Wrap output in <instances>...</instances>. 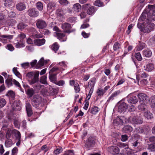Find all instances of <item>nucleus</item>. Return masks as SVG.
<instances>
[{"mask_svg": "<svg viewBox=\"0 0 155 155\" xmlns=\"http://www.w3.org/2000/svg\"><path fill=\"white\" fill-rule=\"evenodd\" d=\"M37 8L40 11H41L43 9V4L41 2H38L36 4Z\"/></svg>", "mask_w": 155, "mask_h": 155, "instance_id": "nucleus-34", "label": "nucleus"}, {"mask_svg": "<svg viewBox=\"0 0 155 155\" xmlns=\"http://www.w3.org/2000/svg\"><path fill=\"white\" fill-rule=\"evenodd\" d=\"M135 56L136 58L138 61H141L142 60V58L140 52L136 53L135 54Z\"/></svg>", "mask_w": 155, "mask_h": 155, "instance_id": "nucleus-56", "label": "nucleus"}, {"mask_svg": "<svg viewBox=\"0 0 155 155\" xmlns=\"http://www.w3.org/2000/svg\"><path fill=\"white\" fill-rule=\"evenodd\" d=\"M95 140L96 139L94 137H89L86 141L85 147L89 150L93 147L95 144Z\"/></svg>", "mask_w": 155, "mask_h": 155, "instance_id": "nucleus-6", "label": "nucleus"}, {"mask_svg": "<svg viewBox=\"0 0 155 155\" xmlns=\"http://www.w3.org/2000/svg\"><path fill=\"white\" fill-rule=\"evenodd\" d=\"M145 11L146 9L143 12L141 16L139 18V21H144L145 19H150V18H149V16H148V15H147L148 13H147V12H145Z\"/></svg>", "mask_w": 155, "mask_h": 155, "instance_id": "nucleus-17", "label": "nucleus"}, {"mask_svg": "<svg viewBox=\"0 0 155 155\" xmlns=\"http://www.w3.org/2000/svg\"><path fill=\"white\" fill-rule=\"evenodd\" d=\"M108 151L114 155L118 154L120 151L119 148L116 146H111L107 149Z\"/></svg>", "mask_w": 155, "mask_h": 155, "instance_id": "nucleus-10", "label": "nucleus"}, {"mask_svg": "<svg viewBox=\"0 0 155 155\" xmlns=\"http://www.w3.org/2000/svg\"><path fill=\"white\" fill-rule=\"evenodd\" d=\"M137 26L141 31L144 33H149L152 29V24L151 23L145 24L144 22L142 23L138 22Z\"/></svg>", "mask_w": 155, "mask_h": 155, "instance_id": "nucleus-2", "label": "nucleus"}, {"mask_svg": "<svg viewBox=\"0 0 155 155\" xmlns=\"http://www.w3.org/2000/svg\"><path fill=\"white\" fill-rule=\"evenodd\" d=\"M145 12H147L150 19L155 20V6L154 5H148L146 8Z\"/></svg>", "mask_w": 155, "mask_h": 155, "instance_id": "nucleus-3", "label": "nucleus"}, {"mask_svg": "<svg viewBox=\"0 0 155 155\" xmlns=\"http://www.w3.org/2000/svg\"><path fill=\"white\" fill-rule=\"evenodd\" d=\"M13 71L15 74L18 78H20L21 74L20 73L17 71V68H14L12 69Z\"/></svg>", "mask_w": 155, "mask_h": 155, "instance_id": "nucleus-51", "label": "nucleus"}, {"mask_svg": "<svg viewBox=\"0 0 155 155\" xmlns=\"http://www.w3.org/2000/svg\"><path fill=\"white\" fill-rule=\"evenodd\" d=\"M27 13L31 17L34 18L37 17L39 15V12L36 8H29L27 11Z\"/></svg>", "mask_w": 155, "mask_h": 155, "instance_id": "nucleus-9", "label": "nucleus"}, {"mask_svg": "<svg viewBox=\"0 0 155 155\" xmlns=\"http://www.w3.org/2000/svg\"><path fill=\"white\" fill-rule=\"evenodd\" d=\"M13 35H2V38H5L7 39L11 40L13 38Z\"/></svg>", "mask_w": 155, "mask_h": 155, "instance_id": "nucleus-57", "label": "nucleus"}, {"mask_svg": "<svg viewBox=\"0 0 155 155\" xmlns=\"http://www.w3.org/2000/svg\"><path fill=\"white\" fill-rule=\"evenodd\" d=\"M36 25L37 28L39 29L44 28L47 26L45 21L41 19H38L36 21Z\"/></svg>", "mask_w": 155, "mask_h": 155, "instance_id": "nucleus-12", "label": "nucleus"}, {"mask_svg": "<svg viewBox=\"0 0 155 155\" xmlns=\"http://www.w3.org/2000/svg\"><path fill=\"white\" fill-rule=\"evenodd\" d=\"M59 48V46L57 42H55L52 46L51 48L53 51L56 52Z\"/></svg>", "mask_w": 155, "mask_h": 155, "instance_id": "nucleus-38", "label": "nucleus"}, {"mask_svg": "<svg viewBox=\"0 0 155 155\" xmlns=\"http://www.w3.org/2000/svg\"><path fill=\"white\" fill-rule=\"evenodd\" d=\"M59 2L60 4L62 6L67 5L69 3L67 0H59Z\"/></svg>", "mask_w": 155, "mask_h": 155, "instance_id": "nucleus-49", "label": "nucleus"}, {"mask_svg": "<svg viewBox=\"0 0 155 155\" xmlns=\"http://www.w3.org/2000/svg\"><path fill=\"white\" fill-rule=\"evenodd\" d=\"M16 23V21L14 19L9 18L7 21H5L4 25L12 26Z\"/></svg>", "mask_w": 155, "mask_h": 155, "instance_id": "nucleus-20", "label": "nucleus"}, {"mask_svg": "<svg viewBox=\"0 0 155 155\" xmlns=\"http://www.w3.org/2000/svg\"><path fill=\"white\" fill-rule=\"evenodd\" d=\"M45 63V60L43 58H41L37 64L36 68H39L44 65Z\"/></svg>", "mask_w": 155, "mask_h": 155, "instance_id": "nucleus-31", "label": "nucleus"}, {"mask_svg": "<svg viewBox=\"0 0 155 155\" xmlns=\"http://www.w3.org/2000/svg\"><path fill=\"white\" fill-rule=\"evenodd\" d=\"M39 72L38 71H31L26 74V76L30 85L35 84L39 81Z\"/></svg>", "mask_w": 155, "mask_h": 155, "instance_id": "nucleus-1", "label": "nucleus"}, {"mask_svg": "<svg viewBox=\"0 0 155 155\" xmlns=\"http://www.w3.org/2000/svg\"><path fill=\"white\" fill-rule=\"evenodd\" d=\"M114 125L115 126L123 124L122 120L120 118H117L114 120Z\"/></svg>", "mask_w": 155, "mask_h": 155, "instance_id": "nucleus-29", "label": "nucleus"}, {"mask_svg": "<svg viewBox=\"0 0 155 155\" xmlns=\"http://www.w3.org/2000/svg\"><path fill=\"white\" fill-rule=\"evenodd\" d=\"M47 77L45 75H44L41 77L40 82L44 84H48L46 81Z\"/></svg>", "mask_w": 155, "mask_h": 155, "instance_id": "nucleus-36", "label": "nucleus"}, {"mask_svg": "<svg viewBox=\"0 0 155 155\" xmlns=\"http://www.w3.org/2000/svg\"><path fill=\"white\" fill-rule=\"evenodd\" d=\"M7 95L11 97L13 99H14L15 97L14 93L12 91H9L7 94Z\"/></svg>", "mask_w": 155, "mask_h": 155, "instance_id": "nucleus-58", "label": "nucleus"}, {"mask_svg": "<svg viewBox=\"0 0 155 155\" xmlns=\"http://www.w3.org/2000/svg\"><path fill=\"white\" fill-rule=\"evenodd\" d=\"M42 101V98L39 95H34L31 100V104L34 107L38 108L41 104Z\"/></svg>", "mask_w": 155, "mask_h": 155, "instance_id": "nucleus-4", "label": "nucleus"}, {"mask_svg": "<svg viewBox=\"0 0 155 155\" xmlns=\"http://www.w3.org/2000/svg\"><path fill=\"white\" fill-rule=\"evenodd\" d=\"M21 66L23 68H25V69H26L29 67V63L28 62H25L21 64Z\"/></svg>", "mask_w": 155, "mask_h": 155, "instance_id": "nucleus-59", "label": "nucleus"}, {"mask_svg": "<svg viewBox=\"0 0 155 155\" xmlns=\"http://www.w3.org/2000/svg\"><path fill=\"white\" fill-rule=\"evenodd\" d=\"M27 88H25L26 93L29 98L31 97L35 94V91L32 88H30L28 85L26 86Z\"/></svg>", "mask_w": 155, "mask_h": 155, "instance_id": "nucleus-14", "label": "nucleus"}, {"mask_svg": "<svg viewBox=\"0 0 155 155\" xmlns=\"http://www.w3.org/2000/svg\"><path fill=\"white\" fill-rule=\"evenodd\" d=\"M76 18L71 17L69 18L68 20V21L71 23H74L76 21Z\"/></svg>", "mask_w": 155, "mask_h": 155, "instance_id": "nucleus-54", "label": "nucleus"}, {"mask_svg": "<svg viewBox=\"0 0 155 155\" xmlns=\"http://www.w3.org/2000/svg\"><path fill=\"white\" fill-rule=\"evenodd\" d=\"M12 144V141L11 139H8L6 140L5 142V146L7 147H11Z\"/></svg>", "mask_w": 155, "mask_h": 155, "instance_id": "nucleus-39", "label": "nucleus"}, {"mask_svg": "<svg viewBox=\"0 0 155 155\" xmlns=\"http://www.w3.org/2000/svg\"><path fill=\"white\" fill-rule=\"evenodd\" d=\"M127 101L128 103L131 104H136L137 102V99L136 96H128L127 97Z\"/></svg>", "mask_w": 155, "mask_h": 155, "instance_id": "nucleus-18", "label": "nucleus"}, {"mask_svg": "<svg viewBox=\"0 0 155 155\" xmlns=\"http://www.w3.org/2000/svg\"><path fill=\"white\" fill-rule=\"evenodd\" d=\"M73 7L76 12H78L81 9V6L79 3H76L73 5Z\"/></svg>", "mask_w": 155, "mask_h": 155, "instance_id": "nucleus-32", "label": "nucleus"}, {"mask_svg": "<svg viewBox=\"0 0 155 155\" xmlns=\"http://www.w3.org/2000/svg\"><path fill=\"white\" fill-rule=\"evenodd\" d=\"M147 149L152 152H155V143L148 144Z\"/></svg>", "mask_w": 155, "mask_h": 155, "instance_id": "nucleus-33", "label": "nucleus"}, {"mask_svg": "<svg viewBox=\"0 0 155 155\" xmlns=\"http://www.w3.org/2000/svg\"><path fill=\"white\" fill-rule=\"evenodd\" d=\"M12 108L13 111H18L21 109L20 101L16 100L12 104Z\"/></svg>", "mask_w": 155, "mask_h": 155, "instance_id": "nucleus-11", "label": "nucleus"}, {"mask_svg": "<svg viewBox=\"0 0 155 155\" xmlns=\"http://www.w3.org/2000/svg\"><path fill=\"white\" fill-rule=\"evenodd\" d=\"M56 74H50L49 76V78L50 81L54 83L56 82L57 81Z\"/></svg>", "mask_w": 155, "mask_h": 155, "instance_id": "nucleus-25", "label": "nucleus"}, {"mask_svg": "<svg viewBox=\"0 0 155 155\" xmlns=\"http://www.w3.org/2000/svg\"><path fill=\"white\" fill-rule=\"evenodd\" d=\"M95 80L94 78H92L88 83V86L94 87L95 83Z\"/></svg>", "mask_w": 155, "mask_h": 155, "instance_id": "nucleus-45", "label": "nucleus"}, {"mask_svg": "<svg viewBox=\"0 0 155 155\" xmlns=\"http://www.w3.org/2000/svg\"><path fill=\"white\" fill-rule=\"evenodd\" d=\"M151 100L150 105L151 107H154L155 106V96H152L150 99Z\"/></svg>", "mask_w": 155, "mask_h": 155, "instance_id": "nucleus-47", "label": "nucleus"}, {"mask_svg": "<svg viewBox=\"0 0 155 155\" xmlns=\"http://www.w3.org/2000/svg\"><path fill=\"white\" fill-rule=\"evenodd\" d=\"M26 108L28 116V117H31L33 113L31 106L30 104L29 103H26Z\"/></svg>", "mask_w": 155, "mask_h": 155, "instance_id": "nucleus-16", "label": "nucleus"}, {"mask_svg": "<svg viewBox=\"0 0 155 155\" xmlns=\"http://www.w3.org/2000/svg\"><path fill=\"white\" fill-rule=\"evenodd\" d=\"M11 135H13V130H8L6 134V137L7 138H10Z\"/></svg>", "mask_w": 155, "mask_h": 155, "instance_id": "nucleus-53", "label": "nucleus"}, {"mask_svg": "<svg viewBox=\"0 0 155 155\" xmlns=\"http://www.w3.org/2000/svg\"><path fill=\"white\" fill-rule=\"evenodd\" d=\"M56 84L58 85L59 86H62L64 84V82L63 80H60L58 82L57 81V80L55 83Z\"/></svg>", "mask_w": 155, "mask_h": 155, "instance_id": "nucleus-63", "label": "nucleus"}, {"mask_svg": "<svg viewBox=\"0 0 155 155\" xmlns=\"http://www.w3.org/2000/svg\"><path fill=\"white\" fill-rule=\"evenodd\" d=\"M56 4L53 2H50L47 5V8L48 10L54 9V7H55Z\"/></svg>", "mask_w": 155, "mask_h": 155, "instance_id": "nucleus-30", "label": "nucleus"}, {"mask_svg": "<svg viewBox=\"0 0 155 155\" xmlns=\"http://www.w3.org/2000/svg\"><path fill=\"white\" fill-rule=\"evenodd\" d=\"M137 96L141 104H147L150 101L148 97L145 94L141 93L138 94Z\"/></svg>", "mask_w": 155, "mask_h": 155, "instance_id": "nucleus-8", "label": "nucleus"}, {"mask_svg": "<svg viewBox=\"0 0 155 155\" xmlns=\"http://www.w3.org/2000/svg\"><path fill=\"white\" fill-rule=\"evenodd\" d=\"M27 26V25L23 23H19L17 26L18 29L22 30L26 28Z\"/></svg>", "mask_w": 155, "mask_h": 155, "instance_id": "nucleus-37", "label": "nucleus"}, {"mask_svg": "<svg viewBox=\"0 0 155 155\" xmlns=\"http://www.w3.org/2000/svg\"><path fill=\"white\" fill-rule=\"evenodd\" d=\"M94 5L97 6L101 7L103 5L104 3L101 0H97L94 2Z\"/></svg>", "mask_w": 155, "mask_h": 155, "instance_id": "nucleus-40", "label": "nucleus"}, {"mask_svg": "<svg viewBox=\"0 0 155 155\" xmlns=\"http://www.w3.org/2000/svg\"><path fill=\"white\" fill-rule=\"evenodd\" d=\"M16 8L18 11H22L26 8V5L24 2H20L16 5Z\"/></svg>", "mask_w": 155, "mask_h": 155, "instance_id": "nucleus-15", "label": "nucleus"}, {"mask_svg": "<svg viewBox=\"0 0 155 155\" xmlns=\"http://www.w3.org/2000/svg\"><path fill=\"white\" fill-rule=\"evenodd\" d=\"M6 49L10 51H13L14 50V48L11 44H7L6 47Z\"/></svg>", "mask_w": 155, "mask_h": 155, "instance_id": "nucleus-55", "label": "nucleus"}, {"mask_svg": "<svg viewBox=\"0 0 155 155\" xmlns=\"http://www.w3.org/2000/svg\"><path fill=\"white\" fill-rule=\"evenodd\" d=\"M4 2V4L5 7L10 6L13 3L12 0H5Z\"/></svg>", "mask_w": 155, "mask_h": 155, "instance_id": "nucleus-46", "label": "nucleus"}, {"mask_svg": "<svg viewBox=\"0 0 155 155\" xmlns=\"http://www.w3.org/2000/svg\"><path fill=\"white\" fill-rule=\"evenodd\" d=\"M129 121V122L134 124H140L143 122V119L140 116H137L130 117Z\"/></svg>", "mask_w": 155, "mask_h": 155, "instance_id": "nucleus-5", "label": "nucleus"}, {"mask_svg": "<svg viewBox=\"0 0 155 155\" xmlns=\"http://www.w3.org/2000/svg\"><path fill=\"white\" fill-rule=\"evenodd\" d=\"M61 28L63 30V31L68 34L75 31V29H71V25L68 23H64L62 24Z\"/></svg>", "mask_w": 155, "mask_h": 155, "instance_id": "nucleus-7", "label": "nucleus"}, {"mask_svg": "<svg viewBox=\"0 0 155 155\" xmlns=\"http://www.w3.org/2000/svg\"><path fill=\"white\" fill-rule=\"evenodd\" d=\"M45 42V39H37L34 40L35 44L38 46H40L44 45Z\"/></svg>", "mask_w": 155, "mask_h": 155, "instance_id": "nucleus-19", "label": "nucleus"}, {"mask_svg": "<svg viewBox=\"0 0 155 155\" xmlns=\"http://www.w3.org/2000/svg\"><path fill=\"white\" fill-rule=\"evenodd\" d=\"M6 101L3 98H0V108L3 107L6 104Z\"/></svg>", "mask_w": 155, "mask_h": 155, "instance_id": "nucleus-42", "label": "nucleus"}, {"mask_svg": "<svg viewBox=\"0 0 155 155\" xmlns=\"http://www.w3.org/2000/svg\"><path fill=\"white\" fill-rule=\"evenodd\" d=\"M144 69L148 72H150L154 68V65L151 63L147 64L144 66Z\"/></svg>", "mask_w": 155, "mask_h": 155, "instance_id": "nucleus-21", "label": "nucleus"}, {"mask_svg": "<svg viewBox=\"0 0 155 155\" xmlns=\"http://www.w3.org/2000/svg\"><path fill=\"white\" fill-rule=\"evenodd\" d=\"M143 55L146 57H150L152 54L151 51L149 49H145L143 51Z\"/></svg>", "mask_w": 155, "mask_h": 155, "instance_id": "nucleus-23", "label": "nucleus"}, {"mask_svg": "<svg viewBox=\"0 0 155 155\" xmlns=\"http://www.w3.org/2000/svg\"><path fill=\"white\" fill-rule=\"evenodd\" d=\"M96 11V8L93 6H91L87 10V13L89 15H92L94 14Z\"/></svg>", "mask_w": 155, "mask_h": 155, "instance_id": "nucleus-22", "label": "nucleus"}, {"mask_svg": "<svg viewBox=\"0 0 155 155\" xmlns=\"http://www.w3.org/2000/svg\"><path fill=\"white\" fill-rule=\"evenodd\" d=\"M144 116L148 119H151L153 117L152 114L148 111L145 112L144 113Z\"/></svg>", "mask_w": 155, "mask_h": 155, "instance_id": "nucleus-35", "label": "nucleus"}, {"mask_svg": "<svg viewBox=\"0 0 155 155\" xmlns=\"http://www.w3.org/2000/svg\"><path fill=\"white\" fill-rule=\"evenodd\" d=\"M56 35L58 37V38L59 40H61L65 36V35L63 33H57Z\"/></svg>", "mask_w": 155, "mask_h": 155, "instance_id": "nucleus-60", "label": "nucleus"}, {"mask_svg": "<svg viewBox=\"0 0 155 155\" xmlns=\"http://www.w3.org/2000/svg\"><path fill=\"white\" fill-rule=\"evenodd\" d=\"M99 110L100 109L97 107H94L89 109V111L93 114H95L98 112Z\"/></svg>", "mask_w": 155, "mask_h": 155, "instance_id": "nucleus-26", "label": "nucleus"}, {"mask_svg": "<svg viewBox=\"0 0 155 155\" xmlns=\"http://www.w3.org/2000/svg\"><path fill=\"white\" fill-rule=\"evenodd\" d=\"M32 36L34 38H40L43 37V35L39 34L38 31L35 33H33Z\"/></svg>", "mask_w": 155, "mask_h": 155, "instance_id": "nucleus-41", "label": "nucleus"}, {"mask_svg": "<svg viewBox=\"0 0 155 155\" xmlns=\"http://www.w3.org/2000/svg\"><path fill=\"white\" fill-rule=\"evenodd\" d=\"M146 104H141L138 106V109L142 111H145L147 108Z\"/></svg>", "mask_w": 155, "mask_h": 155, "instance_id": "nucleus-43", "label": "nucleus"}, {"mask_svg": "<svg viewBox=\"0 0 155 155\" xmlns=\"http://www.w3.org/2000/svg\"><path fill=\"white\" fill-rule=\"evenodd\" d=\"M42 86L40 84L38 83L37 84L34 85L33 87L35 89L39 90L40 88H41Z\"/></svg>", "mask_w": 155, "mask_h": 155, "instance_id": "nucleus-64", "label": "nucleus"}, {"mask_svg": "<svg viewBox=\"0 0 155 155\" xmlns=\"http://www.w3.org/2000/svg\"><path fill=\"white\" fill-rule=\"evenodd\" d=\"M62 148L61 147H58L54 151V153L56 155L58 154L62 151Z\"/></svg>", "mask_w": 155, "mask_h": 155, "instance_id": "nucleus-52", "label": "nucleus"}, {"mask_svg": "<svg viewBox=\"0 0 155 155\" xmlns=\"http://www.w3.org/2000/svg\"><path fill=\"white\" fill-rule=\"evenodd\" d=\"M127 108L128 105L127 104L124 102H122L118 105V111L120 112L125 111Z\"/></svg>", "mask_w": 155, "mask_h": 155, "instance_id": "nucleus-13", "label": "nucleus"}, {"mask_svg": "<svg viewBox=\"0 0 155 155\" xmlns=\"http://www.w3.org/2000/svg\"><path fill=\"white\" fill-rule=\"evenodd\" d=\"M104 92L103 91L102 89L100 88L97 90V93L98 96H103L104 94Z\"/></svg>", "mask_w": 155, "mask_h": 155, "instance_id": "nucleus-62", "label": "nucleus"}, {"mask_svg": "<svg viewBox=\"0 0 155 155\" xmlns=\"http://www.w3.org/2000/svg\"><path fill=\"white\" fill-rule=\"evenodd\" d=\"M146 46V44L144 43H141L136 47L135 50L136 51H139L142 50Z\"/></svg>", "mask_w": 155, "mask_h": 155, "instance_id": "nucleus-28", "label": "nucleus"}, {"mask_svg": "<svg viewBox=\"0 0 155 155\" xmlns=\"http://www.w3.org/2000/svg\"><path fill=\"white\" fill-rule=\"evenodd\" d=\"M122 130L124 133H128L132 131L133 128L130 126L126 125L123 127Z\"/></svg>", "mask_w": 155, "mask_h": 155, "instance_id": "nucleus-24", "label": "nucleus"}, {"mask_svg": "<svg viewBox=\"0 0 155 155\" xmlns=\"http://www.w3.org/2000/svg\"><path fill=\"white\" fill-rule=\"evenodd\" d=\"M120 45L118 43H115L113 46L114 50L115 51L118 50L120 48Z\"/></svg>", "mask_w": 155, "mask_h": 155, "instance_id": "nucleus-50", "label": "nucleus"}, {"mask_svg": "<svg viewBox=\"0 0 155 155\" xmlns=\"http://www.w3.org/2000/svg\"><path fill=\"white\" fill-rule=\"evenodd\" d=\"M13 136L15 137L16 140L21 139V134L20 132L17 130H13Z\"/></svg>", "mask_w": 155, "mask_h": 155, "instance_id": "nucleus-27", "label": "nucleus"}, {"mask_svg": "<svg viewBox=\"0 0 155 155\" xmlns=\"http://www.w3.org/2000/svg\"><path fill=\"white\" fill-rule=\"evenodd\" d=\"M91 6V5L90 4H85L82 5V8L84 10H88Z\"/></svg>", "mask_w": 155, "mask_h": 155, "instance_id": "nucleus-61", "label": "nucleus"}, {"mask_svg": "<svg viewBox=\"0 0 155 155\" xmlns=\"http://www.w3.org/2000/svg\"><path fill=\"white\" fill-rule=\"evenodd\" d=\"M4 16L2 13L0 12V23L2 25H4L5 21L4 19Z\"/></svg>", "mask_w": 155, "mask_h": 155, "instance_id": "nucleus-44", "label": "nucleus"}, {"mask_svg": "<svg viewBox=\"0 0 155 155\" xmlns=\"http://www.w3.org/2000/svg\"><path fill=\"white\" fill-rule=\"evenodd\" d=\"M13 80L12 78H10L9 79H7L5 81V82L8 86V87H10L12 86L13 84V82L12 80Z\"/></svg>", "mask_w": 155, "mask_h": 155, "instance_id": "nucleus-48", "label": "nucleus"}]
</instances>
